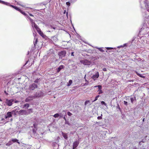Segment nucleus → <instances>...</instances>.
I'll return each mask as SVG.
<instances>
[{
    "mask_svg": "<svg viewBox=\"0 0 149 149\" xmlns=\"http://www.w3.org/2000/svg\"><path fill=\"white\" fill-rule=\"evenodd\" d=\"M139 33L141 34L145 35L146 36H144L145 37H149V27L142 28L140 31Z\"/></svg>",
    "mask_w": 149,
    "mask_h": 149,
    "instance_id": "obj_1",
    "label": "nucleus"
},
{
    "mask_svg": "<svg viewBox=\"0 0 149 149\" xmlns=\"http://www.w3.org/2000/svg\"><path fill=\"white\" fill-rule=\"evenodd\" d=\"M139 2L141 7V8L145 9V8L147 9L148 8V3L147 2V0H139ZM147 11L149 12V9L148 8Z\"/></svg>",
    "mask_w": 149,
    "mask_h": 149,
    "instance_id": "obj_2",
    "label": "nucleus"
},
{
    "mask_svg": "<svg viewBox=\"0 0 149 149\" xmlns=\"http://www.w3.org/2000/svg\"><path fill=\"white\" fill-rule=\"evenodd\" d=\"M80 62L85 65H91L93 64V62L92 61H89L87 59H84L80 61Z\"/></svg>",
    "mask_w": 149,
    "mask_h": 149,
    "instance_id": "obj_3",
    "label": "nucleus"
},
{
    "mask_svg": "<svg viewBox=\"0 0 149 149\" xmlns=\"http://www.w3.org/2000/svg\"><path fill=\"white\" fill-rule=\"evenodd\" d=\"M0 3H2L3 4L7 6H9L13 8H15L16 10H18V11H20V10L19 8H17V7L11 5H10V3H8L7 2H6L1 1V0H0Z\"/></svg>",
    "mask_w": 149,
    "mask_h": 149,
    "instance_id": "obj_4",
    "label": "nucleus"
},
{
    "mask_svg": "<svg viewBox=\"0 0 149 149\" xmlns=\"http://www.w3.org/2000/svg\"><path fill=\"white\" fill-rule=\"evenodd\" d=\"M27 17L29 19L30 22L31 23L32 27L33 28L34 27L37 31H38V30H39L40 28H39L38 26L36 24L33 20L28 16H27Z\"/></svg>",
    "mask_w": 149,
    "mask_h": 149,
    "instance_id": "obj_5",
    "label": "nucleus"
},
{
    "mask_svg": "<svg viewBox=\"0 0 149 149\" xmlns=\"http://www.w3.org/2000/svg\"><path fill=\"white\" fill-rule=\"evenodd\" d=\"M37 87V84L35 83H33L30 84L29 86V89L30 91H33L35 88H36Z\"/></svg>",
    "mask_w": 149,
    "mask_h": 149,
    "instance_id": "obj_6",
    "label": "nucleus"
},
{
    "mask_svg": "<svg viewBox=\"0 0 149 149\" xmlns=\"http://www.w3.org/2000/svg\"><path fill=\"white\" fill-rule=\"evenodd\" d=\"M13 102L14 100L13 99L8 100V99H6L5 102L7 105L8 106H10L12 105Z\"/></svg>",
    "mask_w": 149,
    "mask_h": 149,
    "instance_id": "obj_7",
    "label": "nucleus"
},
{
    "mask_svg": "<svg viewBox=\"0 0 149 149\" xmlns=\"http://www.w3.org/2000/svg\"><path fill=\"white\" fill-rule=\"evenodd\" d=\"M14 112V111H13L11 112H8L7 113L6 115H5V118L6 119L9 118L12 116V115Z\"/></svg>",
    "mask_w": 149,
    "mask_h": 149,
    "instance_id": "obj_8",
    "label": "nucleus"
},
{
    "mask_svg": "<svg viewBox=\"0 0 149 149\" xmlns=\"http://www.w3.org/2000/svg\"><path fill=\"white\" fill-rule=\"evenodd\" d=\"M66 52L65 51H61L58 52V54L59 56V58L61 59L64 57L66 55Z\"/></svg>",
    "mask_w": 149,
    "mask_h": 149,
    "instance_id": "obj_9",
    "label": "nucleus"
},
{
    "mask_svg": "<svg viewBox=\"0 0 149 149\" xmlns=\"http://www.w3.org/2000/svg\"><path fill=\"white\" fill-rule=\"evenodd\" d=\"M43 95V93L42 92L40 91H38L36 93L35 95H34V96L35 98H36L37 97H39Z\"/></svg>",
    "mask_w": 149,
    "mask_h": 149,
    "instance_id": "obj_10",
    "label": "nucleus"
},
{
    "mask_svg": "<svg viewBox=\"0 0 149 149\" xmlns=\"http://www.w3.org/2000/svg\"><path fill=\"white\" fill-rule=\"evenodd\" d=\"M99 76L98 72H97L95 74L91 77V78L94 80L95 81Z\"/></svg>",
    "mask_w": 149,
    "mask_h": 149,
    "instance_id": "obj_11",
    "label": "nucleus"
},
{
    "mask_svg": "<svg viewBox=\"0 0 149 149\" xmlns=\"http://www.w3.org/2000/svg\"><path fill=\"white\" fill-rule=\"evenodd\" d=\"M34 96L31 95L28 97H27L25 100V101L26 102H29L33 100V99H35Z\"/></svg>",
    "mask_w": 149,
    "mask_h": 149,
    "instance_id": "obj_12",
    "label": "nucleus"
},
{
    "mask_svg": "<svg viewBox=\"0 0 149 149\" xmlns=\"http://www.w3.org/2000/svg\"><path fill=\"white\" fill-rule=\"evenodd\" d=\"M142 15L144 18L146 19L147 21H149V15L147 14V12H145L143 13Z\"/></svg>",
    "mask_w": 149,
    "mask_h": 149,
    "instance_id": "obj_13",
    "label": "nucleus"
},
{
    "mask_svg": "<svg viewBox=\"0 0 149 149\" xmlns=\"http://www.w3.org/2000/svg\"><path fill=\"white\" fill-rule=\"evenodd\" d=\"M19 113L21 115H28V113L27 111H26L25 110H20L19 111Z\"/></svg>",
    "mask_w": 149,
    "mask_h": 149,
    "instance_id": "obj_14",
    "label": "nucleus"
},
{
    "mask_svg": "<svg viewBox=\"0 0 149 149\" xmlns=\"http://www.w3.org/2000/svg\"><path fill=\"white\" fill-rule=\"evenodd\" d=\"M38 31L39 34L42 37L45 38V37L46 36L40 29L38 30Z\"/></svg>",
    "mask_w": 149,
    "mask_h": 149,
    "instance_id": "obj_15",
    "label": "nucleus"
},
{
    "mask_svg": "<svg viewBox=\"0 0 149 149\" xmlns=\"http://www.w3.org/2000/svg\"><path fill=\"white\" fill-rule=\"evenodd\" d=\"M79 142L78 141H75L74 142L73 144V147L74 148H76L78 145Z\"/></svg>",
    "mask_w": 149,
    "mask_h": 149,
    "instance_id": "obj_16",
    "label": "nucleus"
},
{
    "mask_svg": "<svg viewBox=\"0 0 149 149\" xmlns=\"http://www.w3.org/2000/svg\"><path fill=\"white\" fill-rule=\"evenodd\" d=\"M63 68L64 66L63 65H61L57 69V72L58 73L59 72L61 69Z\"/></svg>",
    "mask_w": 149,
    "mask_h": 149,
    "instance_id": "obj_17",
    "label": "nucleus"
},
{
    "mask_svg": "<svg viewBox=\"0 0 149 149\" xmlns=\"http://www.w3.org/2000/svg\"><path fill=\"white\" fill-rule=\"evenodd\" d=\"M11 141H13V142H17L19 144V142L18 141V140L16 139H11Z\"/></svg>",
    "mask_w": 149,
    "mask_h": 149,
    "instance_id": "obj_18",
    "label": "nucleus"
},
{
    "mask_svg": "<svg viewBox=\"0 0 149 149\" xmlns=\"http://www.w3.org/2000/svg\"><path fill=\"white\" fill-rule=\"evenodd\" d=\"M62 135L63 137L66 139H68V135H67L65 133H62Z\"/></svg>",
    "mask_w": 149,
    "mask_h": 149,
    "instance_id": "obj_19",
    "label": "nucleus"
},
{
    "mask_svg": "<svg viewBox=\"0 0 149 149\" xmlns=\"http://www.w3.org/2000/svg\"><path fill=\"white\" fill-rule=\"evenodd\" d=\"M38 42V40L37 38H36L35 37L34 38V39L33 41V44L34 45V46H35L37 44Z\"/></svg>",
    "mask_w": 149,
    "mask_h": 149,
    "instance_id": "obj_20",
    "label": "nucleus"
},
{
    "mask_svg": "<svg viewBox=\"0 0 149 149\" xmlns=\"http://www.w3.org/2000/svg\"><path fill=\"white\" fill-rule=\"evenodd\" d=\"M27 113H28V115L29 114L32 113L33 112L32 109H28L27 110Z\"/></svg>",
    "mask_w": 149,
    "mask_h": 149,
    "instance_id": "obj_21",
    "label": "nucleus"
},
{
    "mask_svg": "<svg viewBox=\"0 0 149 149\" xmlns=\"http://www.w3.org/2000/svg\"><path fill=\"white\" fill-rule=\"evenodd\" d=\"M29 106V104L26 103L24 104L23 106V108H28Z\"/></svg>",
    "mask_w": 149,
    "mask_h": 149,
    "instance_id": "obj_22",
    "label": "nucleus"
},
{
    "mask_svg": "<svg viewBox=\"0 0 149 149\" xmlns=\"http://www.w3.org/2000/svg\"><path fill=\"white\" fill-rule=\"evenodd\" d=\"M72 80H69V82L67 84V86H70L72 84Z\"/></svg>",
    "mask_w": 149,
    "mask_h": 149,
    "instance_id": "obj_23",
    "label": "nucleus"
},
{
    "mask_svg": "<svg viewBox=\"0 0 149 149\" xmlns=\"http://www.w3.org/2000/svg\"><path fill=\"white\" fill-rule=\"evenodd\" d=\"M90 101L89 100H86L85 101V105H90Z\"/></svg>",
    "mask_w": 149,
    "mask_h": 149,
    "instance_id": "obj_24",
    "label": "nucleus"
},
{
    "mask_svg": "<svg viewBox=\"0 0 149 149\" xmlns=\"http://www.w3.org/2000/svg\"><path fill=\"white\" fill-rule=\"evenodd\" d=\"M135 100L136 99L135 97H134V98H133V97H131L130 98L131 101V102L132 103H133L134 100H135Z\"/></svg>",
    "mask_w": 149,
    "mask_h": 149,
    "instance_id": "obj_25",
    "label": "nucleus"
},
{
    "mask_svg": "<svg viewBox=\"0 0 149 149\" xmlns=\"http://www.w3.org/2000/svg\"><path fill=\"white\" fill-rule=\"evenodd\" d=\"M13 144V143L11 141H9L8 143H7L6 145L7 146H9L10 145H12Z\"/></svg>",
    "mask_w": 149,
    "mask_h": 149,
    "instance_id": "obj_26",
    "label": "nucleus"
},
{
    "mask_svg": "<svg viewBox=\"0 0 149 149\" xmlns=\"http://www.w3.org/2000/svg\"><path fill=\"white\" fill-rule=\"evenodd\" d=\"M136 74L138 76H139V77H141L142 78H144V76H143L141 74H139L138 72H136Z\"/></svg>",
    "mask_w": 149,
    "mask_h": 149,
    "instance_id": "obj_27",
    "label": "nucleus"
},
{
    "mask_svg": "<svg viewBox=\"0 0 149 149\" xmlns=\"http://www.w3.org/2000/svg\"><path fill=\"white\" fill-rule=\"evenodd\" d=\"M49 27V28H50L51 29H54L55 30L56 29V27H54L53 26H52V25H49V26H48Z\"/></svg>",
    "mask_w": 149,
    "mask_h": 149,
    "instance_id": "obj_28",
    "label": "nucleus"
},
{
    "mask_svg": "<svg viewBox=\"0 0 149 149\" xmlns=\"http://www.w3.org/2000/svg\"><path fill=\"white\" fill-rule=\"evenodd\" d=\"M100 97V95H97L95 97V100L93 101V102H95V101H96L97 99H98V98Z\"/></svg>",
    "mask_w": 149,
    "mask_h": 149,
    "instance_id": "obj_29",
    "label": "nucleus"
},
{
    "mask_svg": "<svg viewBox=\"0 0 149 149\" xmlns=\"http://www.w3.org/2000/svg\"><path fill=\"white\" fill-rule=\"evenodd\" d=\"M59 114L58 113H56L53 116L55 118H58L59 116Z\"/></svg>",
    "mask_w": 149,
    "mask_h": 149,
    "instance_id": "obj_30",
    "label": "nucleus"
},
{
    "mask_svg": "<svg viewBox=\"0 0 149 149\" xmlns=\"http://www.w3.org/2000/svg\"><path fill=\"white\" fill-rule=\"evenodd\" d=\"M98 49L99 50L102 52H104V51L103 50L102 48H96Z\"/></svg>",
    "mask_w": 149,
    "mask_h": 149,
    "instance_id": "obj_31",
    "label": "nucleus"
},
{
    "mask_svg": "<svg viewBox=\"0 0 149 149\" xmlns=\"http://www.w3.org/2000/svg\"><path fill=\"white\" fill-rule=\"evenodd\" d=\"M97 87L98 88V90H101L102 89V86L101 85H97Z\"/></svg>",
    "mask_w": 149,
    "mask_h": 149,
    "instance_id": "obj_32",
    "label": "nucleus"
},
{
    "mask_svg": "<svg viewBox=\"0 0 149 149\" xmlns=\"http://www.w3.org/2000/svg\"><path fill=\"white\" fill-rule=\"evenodd\" d=\"M101 103L102 105H104L105 106H107V104L104 101H101Z\"/></svg>",
    "mask_w": 149,
    "mask_h": 149,
    "instance_id": "obj_33",
    "label": "nucleus"
},
{
    "mask_svg": "<svg viewBox=\"0 0 149 149\" xmlns=\"http://www.w3.org/2000/svg\"><path fill=\"white\" fill-rule=\"evenodd\" d=\"M21 13H22V14L24 15H26V13L23 11H22L20 10V11H19Z\"/></svg>",
    "mask_w": 149,
    "mask_h": 149,
    "instance_id": "obj_34",
    "label": "nucleus"
},
{
    "mask_svg": "<svg viewBox=\"0 0 149 149\" xmlns=\"http://www.w3.org/2000/svg\"><path fill=\"white\" fill-rule=\"evenodd\" d=\"M98 91L99 92L98 94H101L102 93H103V91H102V90H98Z\"/></svg>",
    "mask_w": 149,
    "mask_h": 149,
    "instance_id": "obj_35",
    "label": "nucleus"
},
{
    "mask_svg": "<svg viewBox=\"0 0 149 149\" xmlns=\"http://www.w3.org/2000/svg\"><path fill=\"white\" fill-rule=\"evenodd\" d=\"M66 4L68 6H69L70 5V3L69 2H66Z\"/></svg>",
    "mask_w": 149,
    "mask_h": 149,
    "instance_id": "obj_36",
    "label": "nucleus"
},
{
    "mask_svg": "<svg viewBox=\"0 0 149 149\" xmlns=\"http://www.w3.org/2000/svg\"><path fill=\"white\" fill-rule=\"evenodd\" d=\"M65 124H68V125H70V124L69 122L67 120L65 121Z\"/></svg>",
    "mask_w": 149,
    "mask_h": 149,
    "instance_id": "obj_37",
    "label": "nucleus"
},
{
    "mask_svg": "<svg viewBox=\"0 0 149 149\" xmlns=\"http://www.w3.org/2000/svg\"><path fill=\"white\" fill-rule=\"evenodd\" d=\"M67 114L69 116H70L72 115V114L69 111L68 112Z\"/></svg>",
    "mask_w": 149,
    "mask_h": 149,
    "instance_id": "obj_38",
    "label": "nucleus"
},
{
    "mask_svg": "<svg viewBox=\"0 0 149 149\" xmlns=\"http://www.w3.org/2000/svg\"><path fill=\"white\" fill-rule=\"evenodd\" d=\"M39 81V79H37L35 80L34 81V83H38Z\"/></svg>",
    "mask_w": 149,
    "mask_h": 149,
    "instance_id": "obj_39",
    "label": "nucleus"
},
{
    "mask_svg": "<svg viewBox=\"0 0 149 149\" xmlns=\"http://www.w3.org/2000/svg\"><path fill=\"white\" fill-rule=\"evenodd\" d=\"M66 13V15L67 17H68V12H66V10H64V12L63 13V14H65Z\"/></svg>",
    "mask_w": 149,
    "mask_h": 149,
    "instance_id": "obj_40",
    "label": "nucleus"
},
{
    "mask_svg": "<svg viewBox=\"0 0 149 149\" xmlns=\"http://www.w3.org/2000/svg\"><path fill=\"white\" fill-rule=\"evenodd\" d=\"M123 102L125 105L126 106H127V102L124 101Z\"/></svg>",
    "mask_w": 149,
    "mask_h": 149,
    "instance_id": "obj_41",
    "label": "nucleus"
},
{
    "mask_svg": "<svg viewBox=\"0 0 149 149\" xmlns=\"http://www.w3.org/2000/svg\"><path fill=\"white\" fill-rule=\"evenodd\" d=\"M106 48L108 49V50H111L112 49H113L112 47H106Z\"/></svg>",
    "mask_w": 149,
    "mask_h": 149,
    "instance_id": "obj_42",
    "label": "nucleus"
},
{
    "mask_svg": "<svg viewBox=\"0 0 149 149\" xmlns=\"http://www.w3.org/2000/svg\"><path fill=\"white\" fill-rule=\"evenodd\" d=\"M97 118L98 120H100L102 118V117L101 116H99L97 117Z\"/></svg>",
    "mask_w": 149,
    "mask_h": 149,
    "instance_id": "obj_43",
    "label": "nucleus"
},
{
    "mask_svg": "<svg viewBox=\"0 0 149 149\" xmlns=\"http://www.w3.org/2000/svg\"><path fill=\"white\" fill-rule=\"evenodd\" d=\"M33 125V126L35 128H36V127H37V125L35 123H34Z\"/></svg>",
    "mask_w": 149,
    "mask_h": 149,
    "instance_id": "obj_44",
    "label": "nucleus"
},
{
    "mask_svg": "<svg viewBox=\"0 0 149 149\" xmlns=\"http://www.w3.org/2000/svg\"><path fill=\"white\" fill-rule=\"evenodd\" d=\"M89 82H86L83 85L84 86H87Z\"/></svg>",
    "mask_w": 149,
    "mask_h": 149,
    "instance_id": "obj_45",
    "label": "nucleus"
},
{
    "mask_svg": "<svg viewBox=\"0 0 149 149\" xmlns=\"http://www.w3.org/2000/svg\"><path fill=\"white\" fill-rule=\"evenodd\" d=\"M121 47H123V45H120V46H118V47H117V48H121Z\"/></svg>",
    "mask_w": 149,
    "mask_h": 149,
    "instance_id": "obj_46",
    "label": "nucleus"
},
{
    "mask_svg": "<svg viewBox=\"0 0 149 149\" xmlns=\"http://www.w3.org/2000/svg\"><path fill=\"white\" fill-rule=\"evenodd\" d=\"M33 35L34 37L36 36V33L35 32H33Z\"/></svg>",
    "mask_w": 149,
    "mask_h": 149,
    "instance_id": "obj_47",
    "label": "nucleus"
},
{
    "mask_svg": "<svg viewBox=\"0 0 149 149\" xmlns=\"http://www.w3.org/2000/svg\"><path fill=\"white\" fill-rule=\"evenodd\" d=\"M102 70L104 71H107V69L106 68H103L102 69Z\"/></svg>",
    "mask_w": 149,
    "mask_h": 149,
    "instance_id": "obj_48",
    "label": "nucleus"
},
{
    "mask_svg": "<svg viewBox=\"0 0 149 149\" xmlns=\"http://www.w3.org/2000/svg\"><path fill=\"white\" fill-rule=\"evenodd\" d=\"M4 93H5V94L6 95H8V93H7L6 91H4Z\"/></svg>",
    "mask_w": 149,
    "mask_h": 149,
    "instance_id": "obj_49",
    "label": "nucleus"
},
{
    "mask_svg": "<svg viewBox=\"0 0 149 149\" xmlns=\"http://www.w3.org/2000/svg\"><path fill=\"white\" fill-rule=\"evenodd\" d=\"M32 131L33 133H35L36 132V130L34 129H33L32 130Z\"/></svg>",
    "mask_w": 149,
    "mask_h": 149,
    "instance_id": "obj_50",
    "label": "nucleus"
},
{
    "mask_svg": "<svg viewBox=\"0 0 149 149\" xmlns=\"http://www.w3.org/2000/svg\"><path fill=\"white\" fill-rule=\"evenodd\" d=\"M77 0H71V2H74L76 1Z\"/></svg>",
    "mask_w": 149,
    "mask_h": 149,
    "instance_id": "obj_51",
    "label": "nucleus"
},
{
    "mask_svg": "<svg viewBox=\"0 0 149 149\" xmlns=\"http://www.w3.org/2000/svg\"><path fill=\"white\" fill-rule=\"evenodd\" d=\"M123 47H125V46H127V44L125 43V44H124L123 45Z\"/></svg>",
    "mask_w": 149,
    "mask_h": 149,
    "instance_id": "obj_52",
    "label": "nucleus"
},
{
    "mask_svg": "<svg viewBox=\"0 0 149 149\" xmlns=\"http://www.w3.org/2000/svg\"><path fill=\"white\" fill-rule=\"evenodd\" d=\"M71 56H74V52H72L71 53Z\"/></svg>",
    "mask_w": 149,
    "mask_h": 149,
    "instance_id": "obj_53",
    "label": "nucleus"
},
{
    "mask_svg": "<svg viewBox=\"0 0 149 149\" xmlns=\"http://www.w3.org/2000/svg\"><path fill=\"white\" fill-rule=\"evenodd\" d=\"M63 119H64V120H65V121L67 120V119H66V118H65V117H63Z\"/></svg>",
    "mask_w": 149,
    "mask_h": 149,
    "instance_id": "obj_54",
    "label": "nucleus"
},
{
    "mask_svg": "<svg viewBox=\"0 0 149 149\" xmlns=\"http://www.w3.org/2000/svg\"><path fill=\"white\" fill-rule=\"evenodd\" d=\"M132 149H138L136 147H134Z\"/></svg>",
    "mask_w": 149,
    "mask_h": 149,
    "instance_id": "obj_55",
    "label": "nucleus"
},
{
    "mask_svg": "<svg viewBox=\"0 0 149 149\" xmlns=\"http://www.w3.org/2000/svg\"><path fill=\"white\" fill-rule=\"evenodd\" d=\"M145 41H146V42L149 45V42H147V40H145Z\"/></svg>",
    "mask_w": 149,
    "mask_h": 149,
    "instance_id": "obj_56",
    "label": "nucleus"
},
{
    "mask_svg": "<svg viewBox=\"0 0 149 149\" xmlns=\"http://www.w3.org/2000/svg\"><path fill=\"white\" fill-rule=\"evenodd\" d=\"M29 15L31 16H33V15L32 14H30Z\"/></svg>",
    "mask_w": 149,
    "mask_h": 149,
    "instance_id": "obj_57",
    "label": "nucleus"
},
{
    "mask_svg": "<svg viewBox=\"0 0 149 149\" xmlns=\"http://www.w3.org/2000/svg\"><path fill=\"white\" fill-rule=\"evenodd\" d=\"M85 80L86 82H89L86 79H85Z\"/></svg>",
    "mask_w": 149,
    "mask_h": 149,
    "instance_id": "obj_58",
    "label": "nucleus"
},
{
    "mask_svg": "<svg viewBox=\"0 0 149 149\" xmlns=\"http://www.w3.org/2000/svg\"><path fill=\"white\" fill-rule=\"evenodd\" d=\"M144 36H143L142 37H141V38L142 39H143V38H144Z\"/></svg>",
    "mask_w": 149,
    "mask_h": 149,
    "instance_id": "obj_59",
    "label": "nucleus"
},
{
    "mask_svg": "<svg viewBox=\"0 0 149 149\" xmlns=\"http://www.w3.org/2000/svg\"><path fill=\"white\" fill-rule=\"evenodd\" d=\"M86 75L85 74V76H84V78L85 79H86Z\"/></svg>",
    "mask_w": 149,
    "mask_h": 149,
    "instance_id": "obj_60",
    "label": "nucleus"
},
{
    "mask_svg": "<svg viewBox=\"0 0 149 149\" xmlns=\"http://www.w3.org/2000/svg\"><path fill=\"white\" fill-rule=\"evenodd\" d=\"M28 61H27L26 62V63H25V65H26V64L28 63Z\"/></svg>",
    "mask_w": 149,
    "mask_h": 149,
    "instance_id": "obj_61",
    "label": "nucleus"
},
{
    "mask_svg": "<svg viewBox=\"0 0 149 149\" xmlns=\"http://www.w3.org/2000/svg\"><path fill=\"white\" fill-rule=\"evenodd\" d=\"M144 120H145V118H143V122L144 121Z\"/></svg>",
    "mask_w": 149,
    "mask_h": 149,
    "instance_id": "obj_62",
    "label": "nucleus"
},
{
    "mask_svg": "<svg viewBox=\"0 0 149 149\" xmlns=\"http://www.w3.org/2000/svg\"><path fill=\"white\" fill-rule=\"evenodd\" d=\"M19 5H20V6H22L24 7V6H23V5H21V4H19Z\"/></svg>",
    "mask_w": 149,
    "mask_h": 149,
    "instance_id": "obj_63",
    "label": "nucleus"
},
{
    "mask_svg": "<svg viewBox=\"0 0 149 149\" xmlns=\"http://www.w3.org/2000/svg\"><path fill=\"white\" fill-rule=\"evenodd\" d=\"M17 102H18V101H15V103H17Z\"/></svg>",
    "mask_w": 149,
    "mask_h": 149,
    "instance_id": "obj_64",
    "label": "nucleus"
}]
</instances>
